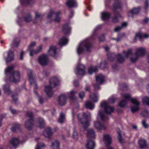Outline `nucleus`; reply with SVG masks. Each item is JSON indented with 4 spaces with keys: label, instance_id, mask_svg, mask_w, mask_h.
<instances>
[{
    "label": "nucleus",
    "instance_id": "1",
    "mask_svg": "<svg viewBox=\"0 0 149 149\" xmlns=\"http://www.w3.org/2000/svg\"><path fill=\"white\" fill-rule=\"evenodd\" d=\"M121 96L123 98L125 99V100L120 102L119 105L120 107H125L127 103L128 100H130L133 104H135V105H132L130 107L131 111L132 113L136 112L139 110V105L140 103L137 99L136 98L131 99V95L129 94H122Z\"/></svg>",
    "mask_w": 149,
    "mask_h": 149
},
{
    "label": "nucleus",
    "instance_id": "2",
    "mask_svg": "<svg viewBox=\"0 0 149 149\" xmlns=\"http://www.w3.org/2000/svg\"><path fill=\"white\" fill-rule=\"evenodd\" d=\"M13 69V66L8 67L5 70V74L6 75H8V73L12 74L9 76V80L16 83L19 80L20 72L17 71H14Z\"/></svg>",
    "mask_w": 149,
    "mask_h": 149
},
{
    "label": "nucleus",
    "instance_id": "3",
    "mask_svg": "<svg viewBox=\"0 0 149 149\" xmlns=\"http://www.w3.org/2000/svg\"><path fill=\"white\" fill-rule=\"evenodd\" d=\"M49 82L51 85L46 86L45 90L47 95L49 97H51L53 94L52 87L51 85L54 87L56 86L59 83V81L57 77H53L50 79Z\"/></svg>",
    "mask_w": 149,
    "mask_h": 149
},
{
    "label": "nucleus",
    "instance_id": "4",
    "mask_svg": "<svg viewBox=\"0 0 149 149\" xmlns=\"http://www.w3.org/2000/svg\"><path fill=\"white\" fill-rule=\"evenodd\" d=\"M77 117L79 122L82 125L84 129L86 130L89 125L88 114L85 112L83 113H79L77 114Z\"/></svg>",
    "mask_w": 149,
    "mask_h": 149
},
{
    "label": "nucleus",
    "instance_id": "5",
    "mask_svg": "<svg viewBox=\"0 0 149 149\" xmlns=\"http://www.w3.org/2000/svg\"><path fill=\"white\" fill-rule=\"evenodd\" d=\"M87 132L88 140L86 148L87 149H93V129L87 130Z\"/></svg>",
    "mask_w": 149,
    "mask_h": 149
},
{
    "label": "nucleus",
    "instance_id": "6",
    "mask_svg": "<svg viewBox=\"0 0 149 149\" xmlns=\"http://www.w3.org/2000/svg\"><path fill=\"white\" fill-rule=\"evenodd\" d=\"M145 49L144 47H141L137 48L135 54L131 57V62H134L136 61L139 57L144 55L145 53Z\"/></svg>",
    "mask_w": 149,
    "mask_h": 149
},
{
    "label": "nucleus",
    "instance_id": "7",
    "mask_svg": "<svg viewBox=\"0 0 149 149\" xmlns=\"http://www.w3.org/2000/svg\"><path fill=\"white\" fill-rule=\"evenodd\" d=\"M28 76L29 77V81L30 83V84L31 85L33 84H35L34 88V93L37 96L38 95V92L36 91L38 88V86L34 79V78L33 76V72L30 69H28Z\"/></svg>",
    "mask_w": 149,
    "mask_h": 149
},
{
    "label": "nucleus",
    "instance_id": "8",
    "mask_svg": "<svg viewBox=\"0 0 149 149\" xmlns=\"http://www.w3.org/2000/svg\"><path fill=\"white\" fill-rule=\"evenodd\" d=\"M85 67L82 64L79 63L77 65L75 70V73L77 75L83 76L85 74Z\"/></svg>",
    "mask_w": 149,
    "mask_h": 149
},
{
    "label": "nucleus",
    "instance_id": "9",
    "mask_svg": "<svg viewBox=\"0 0 149 149\" xmlns=\"http://www.w3.org/2000/svg\"><path fill=\"white\" fill-rule=\"evenodd\" d=\"M102 107L104 108V111L107 114H110L114 111V108L109 106L107 102H104L101 104Z\"/></svg>",
    "mask_w": 149,
    "mask_h": 149
},
{
    "label": "nucleus",
    "instance_id": "10",
    "mask_svg": "<svg viewBox=\"0 0 149 149\" xmlns=\"http://www.w3.org/2000/svg\"><path fill=\"white\" fill-rule=\"evenodd\" d=\"M96 80L97 85H94V88L95 89H99L100 86L99 85L101 84L104 82V76L102 74H99L97 75L96 77Z\"/></svg>",
    "mask_w": 149,
    "mask_h": 149
},
{
    "label": "nucleus",
    "instance_id": "11",
    "mask_svg": "<svg viewBox=\"0 0 149 149\" xmlns=\"http://www.w3.org/2000/svg\"><path fill=\"white\" fill-rule=\"evenodd\" d=\"M38 61L39 64L45 66L47 64L48 58L47 55L42 54L39 57Z\"/></svg>",
    "mask_w": 149,
    "mask_h": 149
},
{
    "label": "nucleus",
    "instance_id": "12",
    "mask_svg": "<svg viewBox=\"0 0 149 149\" xmlns=\"http://www.w3.org/2000/svg\"><path fill=\"white\" fill-rule=\"evenodd\" d=\"M71 28L69 25L67 23L63 25L62 32L65 35H70L71 32Z\"/></svg>",
    "mask_w": 149,
    "mask_h": 149
},
{
    "label": "nucleus",
    "instance_id": "13",
    "mask_svg": "<svg viewBox=\"0 0 149 149\" xmlns=\"http://www.w3.org/2000/svg\"><path fill=\"white\" fill-rule=\"evenodd\" d=\"M67 100L66 96L64 94H61L59 96L57 101L59 105L63 106L65 104Z\"/></svg>",
    "mask_w": 149,
    "mask_h": 149
},
{
    "label": "nucleus",
    "instance_id": "14",
    "mask_svg": "<svg viewBox=\"0 0 149 149\" xmlns=\"http://www.w3.org/2000/svg\"><path fill=\"white\" fill-rule=\"evenodd\" d=\"M14 58V54L13 52L11 51H9L7 54V56L5 57L4 59L6 63H8L13 61Z\"/></svg>",
    "mask_w": 149,
    "mask_h": 149
},
{
    "label": "nucleus",
    "instance_id": "15",
    "mask_svg": "<svg viewBox=\"0 0 149 149\" xmlns=\"http://www.w3.org/2000/svg\"><path fill=\"white\" fill-rule=\"evenodd\" d=\"M57 48L55 46H51L50 47L48 53L49 55L54 57L56 56V54Z\"/></svg>",
    "mask_w": 149,
    "mask_h": 149
},
{
    "label": "nucleus",
    "instance_id": "16",
    "mask_svg": "<svg viewBox=\"0 0 149 149\" xmlns=\"http://www.w3.org/2000/svg\"><path fill=\"white\" fill-rule=\"evenodd\" d=\"M34 121L33 120L27 119L25 123V125L26 128L29 130H31L32 129L34 124Z\"/></svg>",
    "mask_w": 149,
    "mask_h": 149
},
{
    "label": "nucleus",
    "instance_id": "17",
    "mask_svg": "<svg viewBox=\"0 0 149 149\" xmlns=\"http://www.w3.org/2000/svg\"><path fill=\"white\" fill-rule=\"evenodd\" d=\"M10 143L14 147H17L20 143L19 139L14 138L12 139L9 141Z\"/></svg>",
    "mask_w": 149,
    "mask_h": 149
},
{
    "label": "nucleus",
    "instance_id": "18",
    "mask_svg": "<svg viewBox=\"0 0 149 149\" xmlns=\"http://www.w3.org/2000/svg\"><path fill=\"white\" fill-rule=\"evenodd\" d=\"M104 140L107 146H109L111 143V137L108 134H105L104 136Z\"/></svg>",
    "mask_w": 149,
    "mask_h": 149
},
{
    "label": "nucleus",
    "instance_id": "19",
    "mask_svg": "<svg viewBox=\"0 0 149 149\" xmlns=\"http://www.w3.org/2000/svg\"><path fill=\"white\" fill-rule=\"evenodd\" d=\"M53 132L52 131L50 127H48L46 128L43 132V134L46 137L50 138L52 135Z\"/></svg>",
    "mask_w": 149,
    "mask_h": 149
},
{
    "label": "nucleus",
    "instance_id": "20",
    "mask_svg": "<svg viewBox=\"0 0 149 149\" xmlns=\"http://www.w3.org/2000/svg\"><path fill=\"white\" fill-rule=\"evenodd\" d=\"M12 131L14 132H18L21 130L20 125L17 124L13 125L11 128Z\"/></svg>",
    "mask_w": 149,
    "mask_h": 149
},
{
    "label": "nucleus",
    "instance_id": "21",
    "mask_svg": "<svg viewBox=\"0 0 149 149\" xmlns=\"http://www.w3.org/2000/svg\"><path fill=\"white\" fill-rule=\"evenodd\" d=\"M83 46L85 48L86 51L88 52L90 51V49L91 46V42L88 41H85L83 44Z\"/></svg>",
    "mask_w": 149,
    "mask_h": 149
},
{
    "label": "nucleus",
    "instance_id": "22",
    "mask_svg": "<svg viewBox=\"0 0 149 149\" xmlns=\"http://www.w3.org/2000/svg\"><path fill=\"white\" fill-rule=\"evenodd\" d=\"M66 6L69 8L76 7L77 4L74 0H68L66 3Z\"/></svg>",
    "mask_w": 149,
    "mask_h": 149
},
{
    "label": "nucleus",
    "instance_id": "23",
    "mask_svg": "<svg viewBox=\"0 0 149 149\" xmlns=\"http://www.w3.org/2000/svg\"><path fill=\"white\" fill-rule=\"evenodd\" d=\"M138 143L139 147L141 148H145L148 146L147 142L144 139L139 140Z\"/></svg>",
    "mask_w": 149,
    "mask_h": 149
},
{
    "label": "nucleus",
    "instance_id": "24",
    "mask_svg": "<svg viewBox=\"0 0 149 149\" xmlns=\"http://www.w3.org/2000/svg\"><path fill=\"white\" fill-rule=\"evenodd\" d=\"M68 39L65 36L61 38L58 41V44L61 46L67 44Z\"/></svg>",
    "mask_w": 149,
    "mask_h": 149
},
{
    "label": "nucleus",
    "instance_id": "25",
    "mask_svg": "<svg viewBox=\"0 0 149 149\" xmlns=\"http://www.w3.org/2000/svg\"><path fill=\"white\" fill-rule=\"evenodd\" d=\"M149 36V35L147 34L139 33L136 34V37L134 38V40L135 41H136V37H138L140 39H141L143 38H147Z\"/></svg>",
    "mask_w": 149,
    "mask_h": 149
},
{
    "label": "nucleus",
    "instance_id": "26",
    "mask_svg": "<svg viewBox=\"0 0 149 149\" xmlns=\"http://www.w3.org/2000/svg\"><path fill=\"white\" fill-rule=\"evenodd\" d=\"M38 125L39 127L42 128L45 127V123L44 120L42 118L39 117L37 118Z\"/></svg>",
    "mask_w": 149,
    "mask_h": 149
},
{
    "label": "nucleus",
    "instance_id": "27",
    "mask_svg": "<svg viewBox=\"0 0 149 149\" xmlns=\"http://www.w3.org/2000/svg\"><path fill=\"white\" fill-rule=\"evenodd\" d=\"M42 49V46L40 45L38 47L36 50L32 49L30 52V55L31 56H33L34 54L39 53Z\"/></svg>",
    "mask_w": 149,
    "mask_h": 149
},
{
    "label": "nucleus",
    "instance_id": "28",
    "mask_svg": "<svg viewBox=\"0 0 149 149\" xmlns=\"http://www.w3.org/2000/svg\"><path fill=\"white\" fill-rule=\"evenodd\" d=\"M3 89L5 93L8 95L10 94L11 93V91L9 84H6L4 85Z\"/></svg>",
    "mask_w": 149,
    "mask_h": 149
},
{
    "label": "nucleus",
    "instance_id": "29",
    "mask_svg": "<svg viewBox=\"0 0 149 149\" xmlns=\"http://www.w3.org/2000/svg\"><path fill=\"white\" fill-rule=\"evenodd\" d=\"M52 149H59L60 143L57 140H55L54 142H52L51 146Z\"/></svg>",
    "mask_w": 149,
    "mask_h": 149
},
{
    "label": "nucleus",
    "instance_id": "30",
    "mask_svg": "<svg viewBox=\"0 0 149 149\" xmlns=\"http://www.w3.org/2000/svg\"><path fill=\"white\" fill-rule=\"evenodd\" d=\"M95 126L97 129L99 130H105L106 127L103 124H101L100 123L98 122L95 124Z\"/></svg>",
    "mask_w": 149,
    "mask_h": 149
},
{
    "label": "nucleus",
    "instance_id": "31",
    "mask_svg": "<svg viewBox=\"0 0 149 149\" xmlns=\"http://www.w3.org/2000/svg\"><path fill=\"white\" fill-rule=\"evenodd\" d=\"M77 91H71L69 95V97L70 100L72 101H73L76 100V97L74 95Z\"/></svg>",
    "mask_w": 149,
    "mask_h": 149
},
{
    "label": "nucleus",
    "instance_id": "32",
    "mask_svg": "<svg viewBox=\"0 0 149 149\" xmlns=\"http://www.w3.org/2000/svg\"><path fill=\"white\" fill-rule=\"evenodd\" d=\"M111 16L110 14L107 12H104L102 14V18L103 20H107Z\"/></svg>",
    "mask_w": 149,
    "mask_h": 149
},
{
    "label": "nucleus",
    "instance_id": "33",
    "mask_svg": "<svg viewBox=\"0 0 149 149\" xmlns=\"http://www.w3.org/2000/svg\"><path fill=\"white\" fill-rule=\"evenodd\" d=\"M32 16L29 13L27 14L24 17V21L26 22H28L31 21Z\"/></svg>",
    "mask_w": 149,
    "mask_h": 149
},
{
    "label": "nucleus",
    "instance_id": "34",
    "mask_svg": "<svg viewBox=\"0 0 149 149\" xmlns=\"http://www.w3.org/2000/svg\"><path fill=\"white\" fill-rule=\"evenodd\" d=\"M121 7L122 5L119 3H116L114 4L113 6V10L114 11L115 14H116V10L120 8Z\"/></svg>",
    "mask_w": 149,
    "mask_h": 149
},
{
    "label": "nucleus",
    "instance_id": "35",
    "mask_svg": "<svg viewBox=\"0 0 149 149\" xmlns=\"http://www.w3.org/2000/svg\"><path fill=\"white\" fill-rule=\"evenodd\" d=\"M26 114L27 116L29 118V119L34 120V115L33 112L28 111L26 112Z\"/></svg>",
    "mask_w": 149,
    "mask_h": 149
},
{
    "label": "nucleus",
    "instance_id": "36",
    "mask_svg": "<svg viewBox=\"0 0 149 149\" xmlns=\"http://www.w3.org/2000/svg\"><path fill=\"white\" fill-rule=\"evenodd\" d=\"M99 114L100 118L102 120H105L108 119V117L105 116L103 111H99Z\"/></svg>",
    "mask_w": 149,
    "mask_h": 149
},
{
    "label": "nucleus",
    "instance_id": "37",
    "mask_svg": "<svg viewBox=\"0 0 149 149\" xmlns=\"http://www.w3.org/2000/svg\"><path fill=\"white\" fill-rule=\"evenodd\" d=\"M124 55L125 57H130L132 55V50L131 49H129L127 52H124Z\"/></svg>",
    "mask_w": 149,
    "mask_h": 149
},
{
    "label": "nucleus",
    "instance_id": "38",
    "mask_svg": "<svg viewBox=\"0 0 149 149\" xmlns=\"http://www.w3.org/2000/svg\"><path fill=\"white\" fill-rule=\"evenodd\" d=\"M65 118V115L64 113H60V117L58 119V122L60 123H62L64 122Z\"/></svg>",
    "mask_w": 149,
    "mask_h": 149
},
{
    "label": "nucleus",
    "instance_id": "39",
    "mask_svg": "<svg viewBox=\"0 0 149 149\" xmlns=\"http://www.w3.org/2000/svg\"><path fill=\"white\" fill-rule=\"evenodd\" d=\"M85 106L86 108L92 109L93 108V104L91 101H88L86 103Z\"/></svg>",
    "mask_w": 149,
    "mask_h": 149
},
{
    "label": "nucleus",
    "instance_id": "40",
    "mask_svg": "<svg viewBox=\"0 0 149 149\" xmlns=\"http://www.w3.org/2000/svg\"><path fill=\"white\" fill-rule=\"evenodd\" d=\"M17 93H14L12 95V102L15 104H16L17 101Z\"/></svg>",
    "mask_w": 149,
    "mask_h": 149
},
{
    "label": "nucleus",
    "instance_id": "41",
    "mask_svg": "<svg viewBox=\"0 0 149 149\" xmlns=\"http://www.w3.org/2000/svg\"><path fill=\"white\" fill-rule=\"evenodd\" d=\"M142 102L144 104L149 106V98L147 97H144L142 99Z\"/></svg>",
    "mask_w": 149,
    "mask_h": 149
},
{
    "label": "nucleus",
    "instance_id": "42",
    "mask_svg": "<svg viewBox=\"0 0 149 149\" xmlns=\"http://www.w3.org/2000/svg\"><path fill=\"white\" fill-rule=\"evenodd\" d=\"M20 41L18 39H14L13 41V45L14 46L17 47L20 43Z\"/></svg>",
    "mask_w": 149,
    "mask_h": 149
},
{
    "label": "nucleus",
    "instance_id": "43",
    "mask_svg": "<svg viewBox=\"0 0 149 149\" xmlns=\"http://www.w3.org/2000/svg\"><path fill=\"white\" fill-rule=\"evenodd\" d=\"M84 51V48L82 47L80 45H79L77 49V52L78 54L83 53Z\"/></svg>",
    "mask_w": 149,
    "mask_h": 149
},
{
    "label": "nucleus",
    "instance_id": "44",
    "mask_svg": "<svg viewBox=\"0 0 149 149\" xmlns=\"http://www.w3.org/2000/svg\"><path fill=\"white\" fill-rule=\"evenodd\" d=\"M45 146V145L42 143H38L36 146V149H41Z\"/></svg>",
    "mask_w": 149,
    "mask_h": 149
},
{
    "label": "nucleus",
    "instance_id": "45",
    "mask_svg": "<svg viewBox=\"0 0 149 149\" xmlns=\"http://www.w3.org/2000/svg\"><path fill=\"white\" fill-rule=\"evenodd\" d=\"M149 113L147 110H143L142 113L141 115L143 117H147L149 116Z\"/></svg>",
    "mask_w": 149,
    "mask_h": 149
},
{
    "label": "nucleus",
    "instance_id": "46",
    "mask_svg": "<svg viewBox=\"0 0 149 149\" xmlns=\"http://www.w3.org/2000/svg\"><path fill=\"white\" fill-rule=\"evenodd\" d=\"M117 58L118 62L120 63L124 61V58L120 54H118Z\"/></svg>",
    "mask_w": 149,
    "mask_h": 149
},
{
    "label": "nucleus",
    "instance_id": "47",
    "mask_svg": "<svg viewBox=\"0 0 149 149\" xmlns=\"http://www.w3.org/2000/svg\"><path fill=\"white\" fill-rule=\"evenodd\" d=\"M43 17V15L40 14L38 13L37 12H36V19H39L40 20H41Z\"/></svg>",
    "mask_w": 149,
    "mask_h": 149
},
{
    "label": "nucleus",
    "instance_id": "48",
    "mask_svg": "<svg viewBox=\"0 0 149 149\" xmlns=\"http://www.w3.org/2000/svg\"><path fill=\"white\" fill-rule=\"evenodd\" d=\"M139 8H134L131 11L130 13L133 14H136L139 12Z\"/></svg>",
    "mask_w": 149,
    "mask_h": 149
},
{
    "label": "nucleus",
    "instance_id": "49",
    "mask_svg": "<svg viewBox=\"0 0 149 149\" xmlns=\"http://www.w3.org/2000/svg\"><path fill=\"white\" fill-rule=\"evenodd\" d=\"M117 132L118 134V139L120 143L122 142V138L121 136V131L119 129H118Z\"/></svg>",
    "mask_w": 149,
    "mask_h": 149
},
{
    "label": "nucleus",
    "instance_id": "50",
    "mask_svg": "<svg viewBox=\"0 0 149 149\" xmlns=\"http://www.w3.org/2000/svg\"><path fill=\"white\" fill-rule=\"evenodd\" d=\"M72 138L74 139H77L78 138V133L76 131L75 128L73 129V133L72 135Z\"/></svg>",
    "mask_w": 149,
    "mask_h": 149
},
{
    "label": "nucleus",
    "instance_id": "51",
    "mask_svg": "<svg viewBox=\"0 0 149 149\" xmlns=\"http://www.w3.org/2000/svg\"><path fill=\"white\" fill-rule=\"evenodd\" d=\"M31 0H20L21 4H22L29 5Z\"/></svg>",
    "mask_w": 149,
    "mask_h": 149
},
{
    "label": "nucleus",
    "instance_id": "52",
    "mask_svg": "<svg viewBox=\"0 0 149 149\" xmlns=\"http://www.w3.org/2000/svg\"><path fill=\"white\" fill-rule=\"evenodd\" d=\"M100 67L101 69H104L106 67V63L105 61L101 62L100 65Z\"/></svg>",
    "mask_w": 149,
    "mask_h": 149
},
{
    "label": "nucleus",
    "instance_id": "53",
    "mask_svg": "<svg viewBox=\"0 0 149 149\" xmlns=\"http://www.w3.org/2000/svg\"><path fill=\"white\" fill-rule=\"evenodd\" d=\"M36 45V43L35 42H33L31 43L29 46L28 48V49L29 50L30 52L31 50H32L33 49H32V47H34Z\"/></svg>",
    "mask_w": 149,
    "mask_h": 149
},
{
    "label": "nucleus",
    "instance_id": "54",
    "mask_svg": "<svg viewBox=\"0 0 149 149\" xmlns=\"http://www.w3.org/2000/svg\"><path fill=\"white\" fill-rule=\"evenodd\" d=\"M108 58L111 61H112L113 59V54L109 53L107 54Z\"/></svg>",
    "mask_w": 149,
    "mask_h": 149
},
{
    "label": "nucleus",
    "instance_id": "55",
    "mask_svg": "<svg viewBox=\"0 0 149 149\" xmlns=\"http://www.w3.org/2000/svg\"><path fill=\"white\" fill-rule=\"evenodd\" d=\"M142 124L143 126L145 128H147L149 126L146 123V121L145 120H143L142 121Z\"/></svg>",
    "mask_w": 149,
    "mask_h": 149
},
{
    "label": "nucleus",
    "instance_id": "56",
    "mask_svg": "<svg viewBox=\"0 0 149 149\" xmlns=\"http://www.w3.org/2000/svg\"><path fill=\"white\" fill-rule=\"evenodd\" d=\"M85 95V93L84 91H81L79 93V97L81 99L84 97Z\"/></svg>",
    "mask_w": 149,
    "mask_h": 149
},
{
    "label": "nucleus",
    "instance_id": "57",
    "mask_svg": "<svg viewBox=\"0 0 149 149\" xmlns=\"http://www.w3.org/2000/svg\"><path fill=\"white\" fill-rule=\"evenodd\" d=\"M18 24L20 26H22V20L21 18H19L18 20L17 21Z\"/></svg>",
    "mask_w": 149,
    "mask_h": 149
},
{
    "label": "nucleus",
    "instance_id": "58",
    "mask_svg": "<svg viewBox=\"0 0 149 149\" xmlns=\"http://www.w3.org/2000/svg\"><path fill=\"white\" fill-rule=\"evenodd\" d=\"M116 99V98L115 97L110 98L109 100V102L111 104L115 102Z\"/></svg>",
    "mask_w": 149,
    "mask_h": 149
},
{
    "label": "nucleus",
    "instance_id": "59",
    "mask_svg": "<svg viewBox=\"0 0 149 149\" xmlns=\"http://www.w3.org/2000/svg\"><path fill=\"white\" fill-rule=\"evenodd\" d=\"M38 100L40 104H42L44 102V99L42 96H39Z\"/></svg>",
    "mask_w": 149,
    "mask_h": 149
},
{
    "label": "nucleus",
    "instance_id": "60",
    "mask_svg": "<svg viewBox=\"0 0 149 149\" xmlns=\"http://www.w3.org/2000/svg\"><path fill=\"white\" fill-rule=\"evenodd\" d=\"M93 72V66H91L88 69V73L92 74Z\"/></svg>",
    "mask_w": 149,
    "mask_h": 149
},
{
    "label": "nucleus",
    "instance_id": "61",
    "mask_svg": "<svg viewBox=\"0 0 149 149\" xmlns=\"http://www.w3.org/2000/svg\"><path fill=\"white\" fill-rule=\"evenodd\" d=\"M98 95L96 94H94V102H96L98 101Z\"/></svg>",
    "mask_w": 149,
    "mask_h": 149
},
{
    "label": "nucleus",
    "instance_id": "62",
    "mask_svg": "<svg viewBox=\"0 0 149 149\" xmlns=\"http://www.w3.org/2000/svg\"><path fill=\"white\" fill-rule=\"evenodd\" d=\"M9 108L12 114H15L17 113V111L13 109L11 107H10Z\"/></svg>",
    "mask_w": 149,
    "mask_h": 149
},
{
    "label": "nucleus",
    "instance_id": "63",
    "mask_svg": "<svg viewBox=\"0 0 149 149\" xmlns=\"http://www.w3.org/2000/svg\"><path fill=\"white\" fill-rule=\"evenodd\" d=\"M54 15V12L53 11H51L48 15L47 17L48 18H50L52 17Z\"/></svg>",
    "mask_w": 149,
    "mask_h": 149
},
{
    "label": "nucleus",
    "instance_id": "64",
    "mask_svg": "<svg viewBox=\"0 0 149 149\" xmlns=\"http://www.w3.org/2000/svg\"><path fill=\"white\" fill-rule=\"evenodd\" d=\"M79 82L78 80H75L74 81V86L76 87H78L79 85Z\"/></svg>",
    "mask_w": 149,
    "mask_h": 149
}]
</instances>
